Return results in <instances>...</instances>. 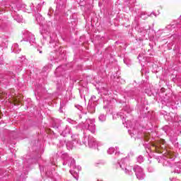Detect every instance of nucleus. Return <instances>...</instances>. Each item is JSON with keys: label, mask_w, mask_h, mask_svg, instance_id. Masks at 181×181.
Masks as SVG:
<instances>
[{"label": "nucleus", "mask_w": 181, "mask_h": 181, "mask_svg": "<svg viewBox=\"0 0 181 181\" xmlns=\"http://www.w3.org/2000/svg\"><path fill=\"white\" fill-rule=\"evenodd\" d=\"M23 96L22 95H18L15 96V94L12 93L8 99L9 103L13 104V105H19L22 101Z\"/></svg>", "instance_id": "f03ea898"}, {"label": "nucleus", "mask_w": 181, "mask_h": 181, "mask_svg": "<svg viewBox=\"0 0 181 181\" xmlns=\"http://www.w3.org/2000/svg\"><path fill=\"white\" fill-rule=\"evenodd\" d=\"M168 158H170V159H172V157L170 156V153H168V156H167Z\"/></svg>", "instance_id": "39448f33"}, {"label": "nucleus", "mask_w": 181, "mask_h": 181, "mask_svg": "<svg viewBox=\"0 0 181 181\" xmlns=\"http://www.w3.org/2000/svg\"><path fill=\"white\" fill-rule=\"evenodd\" d=\"M149 136H151L150 134H147L144 135V138L146 141H149Z\"/></svg>", "instance_id": "7ed1b4c3"}, {"label": "nucleus", "mask_w": 181, "mask_h": 181, "mask_svg": "<svg viewBox=\"0 0 181 181\" xmlns=\"http://www.w3.org/2000/svg\"><path fill=\"white\" fill-rule=\"evenodd\" d=\"M1 96L3 97V98H5V97H6V93H2Z\"/></svg>", "instance_id": "20e7f679"}, {"label": "nucleus", "mask_w": 181, "mask_h": 181, "mask_svg": "<svg viewBox=\"0 0 181 181\" xmlns=\"http://www.w3.org/2000/svg\"><path fill=\"white\" fill-rule=\"evenodd\" d=\"M0 118H2V112H1V110H0Z\"/></svg>", "instance_id": "423d86ee"}, {"label": "nucleus", "mask_w": 181, "mask_h": 181, "mask_svg": "<svg viewBox=\"0 0 181 181\" xmlns=\"http://www.w3.org/2000/svg\"><path fill=\"white\" fill-rule=\"evenodd\" d=\"M152 146L155 148V151L157 153H162L163 149H166V146L165 145V140L161 139L159 141L152 144Z\"/></svg>", "instance_id": "f257e3e1"}]
</instances>
